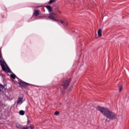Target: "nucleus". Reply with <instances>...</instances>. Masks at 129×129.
Segmentation results:
<instances>
[{
    "instance_id": "nucleus-1",
    "label": "nucleus",
    "mask_w": 129,
    "mask_h": 129,
    "mask_svg": "<svg viewBox=\"0 0 129 129\" xmlns=\"http://www.w3.org/2000/svg\"><path fill=\"white\" fill-rule=\"evenodd\" d=\"M97 109L99 110V111H100V112H101V113H102L104 116H106L107 118L113 120L116 119L117 117L115 113L109 111L108 108L98 106Z\"/></svg>"
},
{
    "instance_id": "nucleus-2",
    "label": "nucleus",
    "mask_w": 129,
    "mask_h": 129,
    "mask_svg": "<svg viewBox=\"0 0 129 129\" xmlns=\"http://www.w3.org/2000/svg\"><path fill=\"white\" fill-rule=\"evenodd\" d=\"M55 15L54 14H50L49 16H48V18L50 19L51 20H52L53 22H57V23L59 24V23H60V24H62L63 26H67L68 25V23L63 20H58V19H55Z\"/></svg>"
},
{
    "instance_id": "nucleus-3",
    "label": "nucleus",
    "mask_w": 129,
    "mask_h": 129,
    "mask_svg": "<svg viewBox=\"0 0 129 129\" xmlns=\"http://www.w3.org/2000/svg\"><path fill=\"white\" fill-rule=\"evenodd\" d=\"M71 82V79H68L63 81L62 83V85L60 86V91L61 92H63L68 86H69V83Z\"/></svg>"
},
{
    "instance_id": "nucleus-4",
    "label": "nucleus",
    "mask_w": 129,
    "mask_h": 129,
    "mask_svg": "<svg viewBox=\"0 0 129 129\" xmlns=\"http://www.w3.org/2000/svg\"><path fill=\"white\" fill-rule=\"evenodd\" d=\"M18 84H19L20 86H22V87H23V88H25V89H27V88H28V86L30 85V84L23 81H19Z\"/></svg>"
},
{
    "instance_id": "nucleus-5",
    "label": "nucleus",
    "mask_w": 129,
    "mask_h": 129,
    "mask_svg": "<svg viewBox=\"0 0 129 129\" xmlns=\"http://www.w3.org/2000/svg\"><path fill=\"white\" fill-rule=\"evenodd\" d=\"M40 15V11L38 10H34V13H33V16L34 17H38Z\"/></svg>"
},
{
    "instance_id": "nucleus-6",
    "label": "nucleus",
    "mask_w": 129,
    "mask_h": 129,
    "mask_svg": "<svg viewBox=\"0 0 129 129\" xmlns=\"http://www.w3.org/2000/svg\"><path fill=\"white\" fill-rule=\"evenodd\" d=\"M20 103H23V98H22V97H19L18 99L17 104H20Z\"/></svg>"
},
{
    "instance_id": "nucleus-7",
    "label": "nucleus",
    "mask_w": 129,
    "mask_h": 129,
    "mask_svg": "<svg viewBox=\"0 0 129 129\" xmlns=\"http://www.w3.org/2000/svg\"><path fill=\"white\" fill-rule=\"evenodd\" d=\"M45 8H46L47 10L48 11L49 13H51L52 12V8L51 6L47 5L45 6Z\"/></svg>"
},
{
    "instance_id": "nucleus-8",
    "label": "nucleus",
    "mask_w": 129,
    "mask_h": 129,
    "mask_svg": "<svg viewBox=\"0 0 129 129\" xmlns=\"http://www.w3.org/2000/svg\"><path fill=\"white\" fill-rule=\"evenodd\" d=\"M98 35L99 37H101L102 36V34H101V30L100 29L98 30Z\"/></svg>"
},
{
    "instance_id": "nucleus-9",
    "label": "nucleus",
    "mask_w": 129,
    "mask_h": 129,
    "mask_svg": "<svg viewBox=\"0 0 129 129\" xmlns=\"http://www.w3.org/2000/svg\"><path fill=\"white\" fill-rule=\"evenodd\" d=\"M19 114H20V115H24V114H25V111H24V110H20L19 111Z\"/></svg>"
},
{
    "instance_id": "nucleus-10",
    "label": "nucleus",
    "mask_w": 129,
    "mask_h": 129,
    "mask_svg": "<svg viewBox=\"0 0 129 129\" xmlns=\"http://www.w3.org/2000/svg\"><path fill=\"white\" fill-rule=\"evenodd\" d=\"M72 88H73V86H72L71 88L67 91V93H69V92L72 90Z\"/></svg>"
},
{
    "instance_id": "nucleus-11",
    "label": "nucleus",
    "mask_w": 129,
    "mask_h": 129,
    "mask_svg": "<svg viewBox=\"0 0 129 129\" xmlns=\"http://www.w3.org/2000/svg\"><path fill=\"white\" fill-rule=\"evenodd\" d=\"M56 0H50L48 2V5H51V4H53V3L55 2Z\"/></svg>"
},
{
    "instance_id": "nucleus-12",
    "label": "nucleus",
    "mask_w": 129,
    "mask_h": 129,
    "mask_svg": "<svg viewBox=\"0 0 129 129\" xmlns=\"http://www.w3.org/2000/svg\"><path fill=\"white\" fill-rule=\"evenodd\" d=\"M11 77L13 79H16V75H15V74L11 75Z\"/></svg>"
},
{
    "instance_id": "nucleus-13",
    "label": "nucleus",
    "mask_w": 129,
    "mask_h": 129,
    "mask_svg": "<svg viewBox=\"0 0 129 129\" xmlns=\"http://www.w3.org/2000/svg\"><path fill=\"white\" fill-rule=\"evenodd\" d=\"M122 90V85H120L119 87V91L120 92Z\"/></svg>"
},
{
    "instance_id": "nucleus-14",
    "label": "nucleus",
    "mask_w": 129,
    "mask_h": 129,
    "mask_svg": "<svg viewBox=\"0 0 129 129\" xmlns=\"http://www.w3.org/2000/svg\"><path fill=\"white\" fill-rule=\"evenodd\" d=\"M4 86L3 85L0 84V92L2 91V89L4 88Z\"/></svg>"
},
{
    "instance_id": "nucleus-15",
    "label": "nucleus",
    "mask_w": 129,
    "mask_h": 129,
    "mask_svg": "<svg viewBox=\"0 0 129 129\" xmlns=\"http://www.w3.org/2000/svg\"><path fill=\"white\" fill-rule=\"evenodd\" d=\"M59 114H60L59 111H55L54 113V115H59Z\"/></svg>"
},
{
    "instance_id": "nucleus-16",
    "label": "nucleus",
    "mask_w": 129,
    "mask_h": 129,
    "mask_svg": "<svg viewBox=\"0 0 129 129\" xmlns=\"http://www.w3.org/2000/svg\"><path fill=\"white\" fill-rule=\"evenodd\" d=\"M28 129L29 128L34 129V126H33V125H30V126H28Z\"/></svg>"
},
{
    "instance_id": "nucleus-17",
    "label": "nucleus",
    "mask_w": 129,
    "mask_h": 129,
    "mask_svg": "<svg viewBox=\"0 0 129 129\" xmlns=\"http://www.w3.org/2000/svg\"><path fill=\"white\" fill-rule=\"evenodd\" d=\"M0 76H1L2 77H4V76H5V75L4 74H0Z\"/></svg>"
},
{
    "instance_id": "nucleus-18",
    "label": "nucleus",
    "mask_w": 129,
    "mask_h": 129,
    "mask_svg": "<svg viewBox=\"0 0 129 129\" xmlns=\"http://www.w3.org/2000/svg\"><path fill=\"white\" fill-rule=\"evenodd\" d=\"M59 104H60V105H61V104H62V103H59Z\"/></svg>"
}]
</instances>
